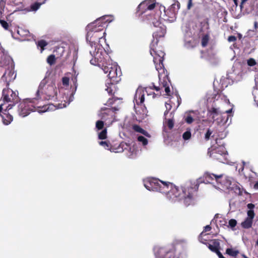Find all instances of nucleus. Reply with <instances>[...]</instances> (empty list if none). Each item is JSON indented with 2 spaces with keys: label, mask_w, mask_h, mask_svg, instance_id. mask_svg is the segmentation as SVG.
Here are the masks:
<instances>
[{
  "label": "nucleus",
  "mask_w": 258,
  "mask_h": 258,
  "mask_svg": "<svg viewBox=\"0 0 258 258\" xmlns=\"http://www.w3.org/2000/svg\"><path fill=\"white\" fill-rule=\"evenodd\" d=\"M254 26L255 29L257 28V23L256 22H254Z\"/></svg>",
  "instance_id": "obj_61"
},
{
  "label": "nucleus",
  "mask_w": 258,
  "mask_h": 258,
  "mask_svg": "<svg viewBox=\"0 0 258 258\" xmlns=\"http://www.w3.org/2000/svg\"><path fill=\"white\" fill-rule=\"evenodd\" d=\"M56 61V58L54 54L49 55L47 58V62L50 66L54 64Z\"/></svg>",
  "instance_id": "obj_36"
},
{
  "label": "nucleus",
  "mask_w": 258,
  "mask_h": 258,
  "mask_svg": "<svg viewBox=\"0 0 258 258\" xmlns=\"http://www.w3.org/2000/svg\"><path fill=\"white\" fill-rule=\"evenodd\" d=\"M101 53L97 52L94 56V59L90 60V63L95 66H98L101 68L105 73H107L109 70V67L107 60H109V56L106 54L105 57L102 56Z\"/></svg>",
  "instance_id": "obj_5"
},
{
  "label": "nucleus",
  "mask_w": 258,
  "mask_h": 258,
  "mask_svg": "<svg viewBox=\"0 0 258 258\" xmlns=\"http://www.w3.org/2000/svg\"><path fill=\"white\" fill-rule=\"evenodd\" d=\"M138 141L140 142H141L144 146L147 145L148 143V140L142 136H140L138 137Z\"/></svg>",
  "instance_id": "obj_43"
},
{
  "label": "nucleus",
  "mask_w": 258,
  "mask_h": 258,
  "mask_svg": "<svg viewBox=\"0 0 258 258\" xmlns=\"http://www.w3.org/2000/svg\"><path fill=\"white\" fill-rule=\"evenodd\" d=\"M208 113L212 115V118L215 120V118L219 114L218 109L215 107H212L211 109H208Z\"/></svg>",
  "instance_id": "obj_34"
},
{
  "label": "nucleus",
  "mask_w": 258,
  "mask_h": 258,
  "mask_svg": "<svg viewBox=\"0 0 258 258\" xmlns=\"http://www.w3.org/2000/svg\"><path fill=\"white\" fill-rule=\"evenodd\" d=\"M184 121L188 124H191L194 121V119L190 114H187L186 116L184 117Z\"/></svg>",
  "instance_id": "obj_45"
},
{
  "label": "nucleus",
  "mask_w": 258,
  "mask_h": 258,
  "mask_svg": "<svg viewBox=\"0 0 258 258\" xmlns=\"http://www.w3.org/2000/svg\"><path fill=\"white\" fill-rule=\"evenodd\" d=\"M247 207L249 209V210L247 212V218L253 220L255 216V213L253 209L255 206L252 203H249L247 204Z\"/></svg>",
  "instance_id": "obj_29"
},
{
  "label": "nucleus",
  "mask_w": 258,
  "mask_h": 258,
  "mask_svg": "<svg viewBox=\"0 0 258 258\" xmlns=\"http://www.w3.org/2000/svg\"><path fill=\"white\" fill-rule=\"evenodd\" d=\"M48 43L44 40H41L38 41L37 45L41 48V52L44 50V47L47 46Z\"/></svg>",
  "instance_id": "obj_38"
},
{
  "label": "nucleus",
  "mask_w": 258,
  "mask_h": 258,
  "mask_svg": "<svg viewBox=\"0 0 258 258\" xmlns=\"http://www.w3.org/2000/svg\"><path fill=\"white\" fill-rule=\"evenodd\" d=\"M191 132L190 131H186L182 135V138L184 140H187L191 138Z\"/></svg>",
  "instance_id": "obj_46"
},
{
  "label": "nucleus",
  "mask_w": 258,
  "mask_h": 258,
  "mask_svg": "<svg viewBox=\"0 0 258 258\" xmlns=\"http://www.w3.org/2000/svg\"><path fill=\"white\" fill-rule=\"evenodd\" d=\"M253 220L246 218L244 221L241 223V227L244 229H249L251 227Z\"/></svg>",
  "instance_id": "obj_33"
},
{
  "label": "nucleus",
  "mask_w": 258,
  "mask_h": 258,
  "mask_svg": "<svg viewBox=\"0 0 258 258\" xmlns=\"http://www.w3.org/2000/svg\"><path fill=\"white\" fill-rule=\"evenodd\" d=\"M42 108H44L43 110H42V111H45L48 109V107H47L46 106H43Z\"/></svg>",
  "instance_id": "obj_58"
},
{
  "label": "nucleus",
  "mask_w": 258,
  "mask_h": 258,
  "mask_svg": "<svg viewBox=\"0 0 258 258\" xmlns=\"http://www.w3.org/2000/svg\"><path fill=\"white\" fill-rule=\"evenodd\" d=\"M151 21L154 27L157 28L153 34V41L157 45L159 41L158 38L164 37L166 33V27L160 21L158 16L154 17L153 19H151Z\"/></svg>",
  "instance_id": "obj_4"
},
{
  "label": "nucleus",
  "mask_w": 258,
  "mask_h": 258,
  "mask_svg": "<svg viewBox=\"0 0 258 258\" xmlns=\"http://www.w3.org/2000/svg\"><path fill=\"white\" fill-rule=\"evenodd\" d=\"M105 32H103L102 33H98L94 32V31L88 30L86 35V40L89 42L90 44L92 46L93 44H95L97 42L100 43L101 40L102 39L105 40Z\"/></svg>",
  "instance_id": "obj_11"
},
{
  "label": "nucleus",
  "mask_w": 258,
  "mask_h": 258,
  "mask_svg": "<svg viewBox=\"0 0 258 258\" xmlns=\"http://www.w3.org/2000/svg\"><path fill=\"white\" fill-rule=\"evenodd\" d=\"M228 223H229V225L230 227L234 228L236 226V225L237 224V221L236 220L232 219L229 221Z\"/></svg>",
  "instance_id": "obj_48"
},
{
  "label": "nucleus",
  "mask_w": 258,
  "mask_h": 258,
  "mask_svg": "<svg viewBox=\"0 0 258 258\" xmlns=\"http://www.w3.org/2000/svg\"><path fill=\"white\" fill-rule=\"evenodd\" d=\"M159 79H160L159 86H156V87L155 88V90L156 91H159L160 90L162 89V81H161L160 78H159Z\"/></svg>",
  "instance_id": "obj_53"
},
{
  "label": "nucleus",
  "mask_w": 258,
  "mask_h": 258,
  "mask_svg": "<svg viewBox=\"0 0 258 258\" xmlns=\"http://www.w3.org/2000/svg\"><path fill=\"white\" fill-rule=\"evenodd\" d=\"M232 109H229L228 110H227V111H226L225 113H231L232 112Z\"/></svg>",
  "instance_id": "obj_62"
},
{
  "label": "nucleus",
  "mask_w": 258,
  "mask_h": 258,
  "mask_svg": "<svg viewBox=\"0 0 258 258\" xmlns=\"http://www.w3.org/2000/svg\"><path fill=\"white\" fill-rule=\"evenodd\" d=\"M17 33L20 36L21 39H25L30 35L29 30L25 29L22 27H18L17 29Z\"/></svg>",
  "instance_id": "obj_26"
},
{
  "label": "nucleus",
  "mask_w": 258,
  "mask_h": 258,
  "mask_svg": "<svg viewBox=\"0 0 258 258\" xmlns=\"http://www.w3.org/2000/svg\"><path fill=\"white\" fill-rule=\"evenodd\" d=\"M217 183L221 184L223 188L229 189L231 186V180L227 177L222 175V177L220 181H217Z\"/></svg>",
  "instance_id": "obj_22"
},
{
  "label": "nucleus",
  "mask_w": 258,
  "mask_h": 258,
  "mask_svg": "<svg viewBox=\"0 0 258 258\" xmlns=\"http://www.w3.org/2000/svg\"><path fill=\"white\" fill-rule=\"evenodd\" d=\"M254 187L255 189H258V181L254 184Z\"/></svg>",
  "instance_id": "obj_59"
},
{
  "label": "nucleus",
  "mask_w": 258,
  "mask_h": 258,
  "mask_svg": "<svg viewBox=\"0 0 258 258\" xmlns=\"http://www.w3.org/2000/svg\"><path fill=\"white\" fill-rule=\"evenodd\" d=\"M156 86L154 84H153V87L151 88L155 89V88H156Z\"/></svg>",
  "instance_id": "obj_64"
},
{
  "label": "nucleus",
  "mask_w": 258,
  "mask_h": 258,
  "mask_svg": "<svg viewBox=\"0 0 258 258\" xmlns=\"http://www.w3.org/2000/svg\"><path fill=\"white\" fill-rule=\"evenodd\" d=\"M118 99L116 97H112V98H110L108 100L107 102V104L108 105H112L113 104H114V102L116 101Z\"/></svg>",
  "instance_id": "obj_50"
},
{
  "label": "nucleus",
  "mask_w": 258,
  "mask_h": 258,
  "mask_svg": "<svg viewBox=\"0 0 258 258\" xmlns=\"http://www.w3.org/2000/svg\"><path fill=\"white\" fill-rule=\"evenodd\" d=\"M195 27L198 28L199 33L198 35L200 37L204 34L206 30H208L210 29L209 19L206 18L204 19L203 21L200 22L198 25L196 24Z\"/></svg>",
  "instance_id": "obj_15"
},
{
  "label": "nucleus",
  "mask_w": 258,
  "mask_h": 258,
  "mask_svg": "<svg viewBox=\"0 0 258 258\" xmlns=\"http://www.w3.org/2000/svg\"><path fill=\"white\" fill-rule=\"evenodd\" d=\"M234 4L237 6L238 0H233Z\"/></svg>",
  "instance_id": "obj_63"
},
{
  "label": "nucleus",
  "mask_w": 258,
  "mask_h": 258,
  "mask_svg": "<svg viewBox=\"0 0 258 258\" xmlns=\"http://www.w3.org/2000/svg\"><path fill=\"white\" fill-rule=\"evenodd\" d=\"M170 81H169L167 76L164 77L162 82V89L164 88L166 95L167 96L170 95V89L169 85L170 84Z\"/></svg>",
  "instance_id": "obj_21"
},
{
  "label": "nucleus",
  "mask_w": 258,
  "mask_h": 258,
  "mask_svg": "<svg viewBox=\"0 0 258 258\" xmlns=\"http://www.w3.org/2000/svg\"><path fill=\"white\" fill-rule=\"evenodd\" d=\"M118 109L116 107L111 108H102L99 116L102 120L104 121H108V122H112L115 118V114Z\"/></svg>",
  "instance_id": "obj_6"
},
{
  "label": "nucleus",
  "mask_w": 258,
  "mask_h": 258,
  "mask_svg": "<svg viewBox=\"0 0 258 258\" xmlns=\"http://www.w3.org/2000/svg\"><path fill=\"white\" fill-rule=\"evenodd\" d=\"M156 45L154 41H152L150 44V54L153 57V61L156 64V69L158 70L164 67L163 61L165 53L162 50H156Z\"/></svg>",
  "instance_id": "obj_3"
},
{
  "label": "nucleus",
  "mask_w": 258,
  "mask_h": 258,
  "mask_svg": "<svg viewBox=\"0 0 258 258\" xmlns=\"http://www.w3.org/2000/svg\"><path fill=\"white\" fill-rule=\"evenodd\" d=\"M36 107L40 108V106H34L31 101L25 100L19 105V114L24 117L28 115L31 111H34Z\"/></svg>",
  "instance_id": "obj_8"
},
{
  "label": "nucleus",
  "mask_w": 258,
  "mask_h": 258,
  "mask_svg": "<svg viewBox=\"0 0 258 258\" xmlns=\"http://www.w3.org/2000/svg\"><path fill=\"white\" fill-rule=\"evenodd\" d=\"M46 78H44L43 80H42V81L40 82V85L39 86V87H38V89L37 91V96L38 97L39 96V94L41 91V90H42L43 88L45 86V85H46Z\"/></svg>",
  "instance_id": "obj_39"
},
{
  "label": "nucleus",
  "mask_w": 258,
  "mask_h": 258,
  "mask_svg": "<svg viewBox=\"0 0 258 258\" xmlns=\"http://www.w3.org/2000/svg\"><path fill=\"white\" fill-rule=\"evenodd\" d=\"M211 229H212V228L210 225H207L205 227L204 231L205 232L209 231L211 230Z\"/></svg>",
  "instance_id": "obj_55"
},
{
  "label": "nucleus",
  "mask_w": 258,
  "mask_h": 258,
  "mask_svg": "<svg viewBox=\"0 0 258 258\" xmlns=\"http://www.w3.org/2000/svg\"><path fill=\"white\" fill-rule=\"evenodd\" d=\"M45 94L48 97L49 99L50 98L56 96L57 94V90L54 85H48L45 91Z\"/></svg>",
  "instance_id": "obj_19"
},
{
  "label": "nucleus",
  "mask_w": 258,
  "mask_h": 258,
  "mask_svg": "<svg viewBox=\"0 0 258 258\" xmlns=\"http://www.w3.org/2000/svg\"><path fill=\"white\" fill-rule=\"evenodd\" d=\"M69 78L66 77H63L62 79V84L64 86H68L69 85Z\"/></svg>",
  "instance_id": "obj_51"
},
{
  "label": "nucleus",
  "mask_w": 258,
  "mask_h": 258,
  "mask_svg": "<svg viewBox=\"0 0 258 258\" xmlns=\"http://www.w3.org/2000/svg\"><path fill=\"white\" fill-rule=\"evenodd\" d=\"M145 101V92L142 89H138L134 96V101L138 105H141Z\"/></svg>",
  "instance_id": "obj_16"
},
{
  "label": "nucleus",
  "mask_w": 258,
  "mask_h": 258,
  "mask_svg": "<svg viewBox=\"0 0 258 258\" xmlns=\"http://www.w3.org/2000/svg\"><path fill=\"white\" fill-rule=\"evenodd\" d=\"M166 116H165V123L167 125L169 130H172L174 125V119L173 112L170 113V118L167 119Z\"/></svg>",
  "instance_id": "obj_25"
},
{
  "label": "nucleus",
  "mask_w": 258,
  "mask_h": 258,
  "mask_svg": "<svg viewBox=\"0 0 258 258\" xmlns=\"http://www.w3.org/2000/svg\"><path fill=\"white\" fill-rule=\"evenodd\" d=\"M16 77V74L14 71V64L8 67L4 74L2 77V80L5 82L6 86L9 87L10 83L14 81Z\"/></svg>",
  "instance_id": "obj_13"
},
{
  "label": "nucleus",
  "mask_w": 258,
  "mask_h": 258,
  "mask_svg": "<svg viewBox=\"0 0 258 258\" xmlns=\"http://www.w3.org/2000/svg\"><path fill=\"white\" fill-rule=\"evenodd\" d=\"M156 5L155 0H145L138 6L137 13L138 14L139 16L142 15L148 10H153Z\"/></svg>",
  "instance_id": "obj_9"
},
{
  "label": "nucleus",
  "mask_w": 258,
  "mask_h": 258,
  "mask_svg": "<svg viewBox=\"0 0 258 258\" xmlns=\"http://www.w3.org/2000/svg\"><path fill=\"white\" fill-rule=\"evenodd\" d=\"M132 128L136 132L140 133L148 138L151 137V135L146 131L138 124L133 125Z\"/></svg>",
  "instance_id": "obj_27"
},
{
  "label": "nucleus",
  "mask_w": 258,
  "mask_h": 258,
  "mask_svg": "<svg viewBox=\"0 0 258 258\" xmlns=\"http://www.w3.org/2000/svg\"><path fill=\"white\" fill-rule=\"evenodd\" d=\"M229 190L233 191L237 195H242L243 192V189L241 188L240 186L236 184H234L230 187Z\"/></svg>",
  "instance_id": "obj_32"
},
{
  "label": "nucleus",
  "mask_w": 258,
  "mask_h": 258,
  "mask_svg": "<svg viewBox=\"0 0 258 258\" xmlns=\"http://www.w3.org/2000/svg\"><path fill=\"white\" fill-rule=\"evenodd\" d=\"M236 40V37L235 36L231 35L228 38V41L230 42H235Z\"/></svg>",
  "instance_id": "obj_52"
},
{
  "label": "nucleus",
  "mask_w": 258,
  "mask_h": 258,
  "mask_svg": "<svg viewBox=\"0 0 258 258\" xmlns=\"http://www.w3.org/2000/svg\"><path fill=\"white\" fill-rule=\"evenodd\" d=\"M247 64L249 67H253L256 64V62L254 58H250L247 60Z\"/></svg>",
  "instance_id": "obj_47"
},
{
  "label": "nucleus",
  "mask_w": 258,
  "mask_h": 258,
  "mask_svg": "<svg viewBox=\"0 0 258 258\" xmlns=\"http://www.w3.org/2000/svg\"><path fill=\"white\" fill-rule=\"evenodd\" d=\"M180 5L179 2L175 1L174 3L172 4L169 9V11L172 13L174 17L177 14L179 9H180Z\"/></svg>",
  "instance_id": "obj_24"
},
{
  "label": "nucleus",
  "mask_w": 258,
  "mask_h": 258,
  "mask_svg": "<svg viewBox=\"0 0 258 258\" xmlns=\"http://www.w3.org/2000/svg\"><path fill=\"white\" fill-rule=\"evenodd\" d=\"M6 109L4 107V109L2 110L3 115H1L3 123L6 125L9 124L13 119V116L9 112V111H7V112L5 111L4 109ZM2 112V111L1 112Z\"/></svg>",
  "instance_id": "obj_20"
},
{
  "label": "nucleus",
  "mask_w": 258,
  "mask_h": 258,
  "mask_svg": "<svg viewBox=\"0 0 258 258\" xmlns=\"http://www.w3.org/2000/svg\"><path fill=\"white\" fill-rule=\"evenodd\" d=\"M105 26L101 25L100 24H94V22L88 25L87 29L89 31H94V32L102 33L104 32Z\"/></svg>",
  "instance_id": "obj_17"
},
{
  "label": "nucleus",
  "mask_w": 258,
  "mask_h": 258,
  "mask_svg": "<svg viewBox=\"0 0 258 258\" xmlns=\"http://www.w3.org/2000/svg\"><path fill=\"white\" fill-rule=\"evenodd\" d=\"M104 121H102V120H98L96 121V128H97V130L99 131V130H103V127H104Z\"/></svg>",
  "instance_id": "obj_42"
},
{
  "label": "nucleus",
  "mask_w": 258,
  "mask_h": 258,
  "mask_svg": "<svg viewBox=\"0 0 258 258\" xmlns=\"http://www.w3.org/2000/svg\"><path fill=\"white\" fill-rule=\"evenodd\" d=\"M184 46L187 48H193L196 46V44L193 41H185L184 42Z\"/></svg>",
  "instance_id": "obj_41"
},
{
  "label": "nucleus",
  "mask_w": 258,
  "mask_h": 258,
  "mask_svg": "<svg viewBox=\"0 0 258 258\" xmlns=\"http://www.w3.org/2000/svg\"><path fill=\"white\" fill-rule=\"evenodd\" d=\"M201 37V45L203 47H205L207 46L209 40H210V34L209 33H207L206 34H203L202 35Z\"/></svg>",
  "instance_id": "obj_30"
},
{
  "label": "nucleus",
  "mask_w": 258,
  "mask_h": 258,
  "mask_svg": "<svg viewBox=\"0 0 258 258\" xmlns=\"http://www.w3.org/2000/svg\"><path fill=\"white\" fill-rule=\"evenodd\" d=\"M107 16L101 17L94 21V24H100L101 25L105 26V28L107 26V24L110 21H109Z\"/></svg>",
  "instance_id": "obj_28"
},
{
  "label": "nucleus",
  "mask_w": 258,
  "mask_h": 258,
  "mask_svg": "<svg viewBox=\"0 0 258 258\" xmlns=\"http://www.w3.org/2000/svg\"><path fill=\"white\" fill-rule=\"evenodd\" d=\"M192 6V0H188L187 4V9H190Z\"/></svg>",
  "instance_id": "obj_56"
},
{
  "label": "nucleus",
  "mask_w": 258,
  "mask_h": 258,
  "mask_svg": "<svg viewBox=\"0 0 258 258\" xmlns=\"http://www.w3.org/2000/svg\"><path fill=\"white\" fill-rule=\"evenodd\" d=\"M99 144L105 149L110 150L111 152L119 153L123 151V146L124 145L123 143H120L117 148L113 147L109 141H101L99 142Z\"/></svg>",
  "instance_id": "obj_14"
},
{
  "label": "nucleus",
  "mask_w": 258,
  "mask_h": 258,
  "mask_svg": "<svg viewBox=\"0 0 258 258\" xmlns=\"http://www.w3.org/2000/svg\"><path fill=\"white\" fill-rule=\"evenodd\" d=\"M46 0H44L42 3L35 2L31 5L29 8L27 9L28 12H35L39 9L41 5L45 3Z\"/></svg>",
  "instance_id": "obj_31"
},
{
  "label": "nucleus",
  "mask_w": 258,
  "mask_h": 258,
  "mask_svg": "<svg viewBox=\"0 0 258 258\" xmlns=\"http://www.w3.org/2000/svg\"><path fill=\"white\" fill-rule=\"evenodd\" d=\"M224 115L226 116V120L224 121H223L224 123H226L227 122V120L228 119V115L227 114L224 113Z\"/></svg>",
  "instance_id": "obj_57"
},
{
  "label": "nucleus",
  "mask_w": 258,
  "mask_h": 258,
  "mask_svg": "<svg viewBox=\"0 0 258 258\" xmlns=\"http://www.w3.org/2000/svg\"><path fill=\"white\" fill-rule=\"evenodd\" d=\"M0 23L4 29H5L6 30L8 29L9 24L6 21L3 20H0Z\"/></svg>",
  "instance_id": "obj_49"
},
{
  "label": "nucleus",
  "mask_w": 258,
  "mask_h": 258,
  "mask_svg": "<svg viewBox=\"0 0 258 258\" xmlns=\"http://www.w3.org/2000/svg\"><path fill=\"white\" fill-rule=\"evenodd\" d=\"M241 4H240V7H242V5L245 3L246 2L247 0H241Z\"/></svg>",
  "instance_id": "obj_60"
},
{
  "label": "nucleus",
  "mask_w": 258,
  "mask_h": 258,
  "mask_svg": "<svg viewBox=\"0 0 258 258\" xmlns=\"http://www.w3.org/2000/svg\"><path fill=\"white\" fill-rule=\"evenodd\" d=\"M212 133H213V131L211 129L208 128L207 130L206 134H205V137H204L205 140L206 141H208L210 140V137L211 136Z\"/></svg>",
  "instance_id": "obj_44"
},
{
  "label": "nucleus",
  "mask_w": 258,
  "mask_h": 258,
  "mask_svg": "<svg viewBox=\"0 0 258 258\" xmlns=\"http://www.w3.org/2000/svg\"><path fill=\"white\" fill-rule=\"evenodd\" d=\"M13 59L8 56L5 55L4 53L0 54V67H9L11 64H14Z\"/></svg>",
  "instance_id": "obj_18"
},
{
  "label": "nucleus",
  "mask_w": 258,
  "mask_h": 258,
  "mask_svg": "<svg viewBox=\"0 0 258 258\" xmlns=\"http://www.w3.org/2000/svg\"><path fill=\"white\" fill-rule=\"evenodd\" d=\"M208 248L213 252H215L220 249V242L218 239L211 240L208 243Z\"/></svg>",
  "instance_id": "obj_23"
},
{
  "label": "nucleus",
  "mask_w": 258,
  "mask_h": 258,
  "mask_svg": "<svg viewBox=\"0 0 258 258\" xmlns=\"http://www.w3.org/2000/svg\"><path fill=\"white\" fill-rule=\"evenodd\" d=\"M222 177V174L220 175H216L213 173H211L209 172H205L203 176L200 177L197 180L192 181V183H198V187H199V185L201 183H212L214 180H216V182L217 181H220Z\"/></svg>",
  "instance_id": "obj_7"
},
{
  "label": "nucleus",
  "mask_w": 258,
  "mask_h": 258,
  "mask_svg": "<svg viewBox=\"0 0 258 258\" xmlns=\"http://www.w3.org/2000/svg\"><path fill=\"white\" fill-rule=\"evenodd\" d=\"M198 183L192 181L187 182L180 188L173 185H169V189L166 193L170 199L174 201H183L186 206L192 204L198 190Z\"/></svg>",
  "instance_id": "obj_1"
},
{
  "label": "nucleus",
  "mask_w": 258,
  "mask_h": 258,
  "mask_svg": "<svg viewBox=\"0 0 258 258\" xmlns=\"http://www.w3.org/2000/svg\"><path fill=\"white\" fill-rule=\"evenodd\" d=\"M215 253L217 254L219 258H225L220 251L219 249L217 250L216 252H215Z\"/></svg>",
  "instance_id": "obj_54"
},
{
  "label": "nucleus",
  "mask_w": 258,
  "mask_h": 258,
  "mask_svg": "<svg viewBox=\"0 0 258 258\" xmlns=\"http://www.w3.org/2000/svg\"><path fill=\"white\" fill-rule=\"evenodd\" d=\"M107 62L108 64L107 66L109 67V70L107 72L108 73V78L113 82H118L120 80L119 77L121 76V72L120 71H118L116 64L110 63V58Z\"/></svg>",
  "instance_id": "obj_12"
},
{
  "label": "nucleus",
  "mask_w": 258,
  "mask_h": 258,
  "mask_svg": "<svg viewBox=\"0 0 258 258\" xmlns=\"http://www.w3.org/2000/svg\"><path fill=\"white\" fill-rule=\"evenodd\" d=\"M169 185H171L170 182H165L162 180L153 178L145 183V187L153 191H158L162 193H166L169 189Z\"/></svg>",
  "instance_id": "obj_2"
},
{
  "label": "nucleus",
  "mask_w": 258,
  "mask_h": 258,
  "mask_svg": "<svg viewBox=\"0 0 258 258\" xmlns=\"http://www.w3.org/2000/svg\"><path fill=\"white\" fill-rule=\"evenodd\" d=\"M169 103L166 102L165 103V107H166V110L164 112V116H166L167 114L169 113V111L172 108V105H171V101L169 100Z\"/></svg>",
  "instance_id": "obj_40"
},
{
  "label": "nucleus",
  "mask_w": 258,
  "mask_h": 258,
  "mask_svg": "<svg viewBox=\"0 0 258 258\" xmlns=\"http://www.w3.org/2000/svg\"><path fill=\"white\" fill-rule=\"evenodd\" d=\"M107 128H104L101 132L98 134V138L100 140H104L107 138Z\"/></svg>",
  "instance_id": "obj_37"
},
{
  "label": "nucleus",
  "mask_w": 258,
  "mask_h": 258,
  "mask_svg": "<svg viewBox=\"0 0 258 258\" xmlns=\"http://www.w3.org/2000/svg\"><path fill=\"white\" fill-rule=\"evenodd\" d=\"M226 253L230 256L235 257L239 253V251L233 248H227L226 250Z\"/></svg>",
  "instance_id": "obj_35"
},
{
  "label": "nucleus",
  "mask_w": 258,
  "mask_h": 258,
  "mask_svg": "<svg viewBox=\"0 0 258 258\" xmlns=\"http://www.w3.org/2000/svg\"><path fill=\"white\" fill-rule=\"evenodd\" d=\"M208 154L211 158L222 161V158L227 155V151L224 147L219 146L211 150L209 148Z\"/></svg>",
  "instance_id": "obj_10"
}]
</instances>
